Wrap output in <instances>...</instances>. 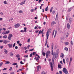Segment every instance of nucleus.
<instances>
[{
    "mask_svg": "<svg viewBox=\"0 0 74 74\" xmlns=\"http://www.w3.org/2000/svg\"><path fill=\"white\" fill-rule=\"evenodd\" d=\"M51 29H49L48 30V31L47 32L46 34V36H47V41L46 42V43L45 44V45H46L47 44V41H48V37H49V33H51Z\"/></svg>",
    "mask_w": 74,
    "mask_h": 74,
    "instance_id": "1",
    "label": "nucleus"
},
{
    "mask_svg": "<svg viewBox=\"0 0 74 74\" xmlns=\"http://www.w3.org/2000/svg\"><path fill=\"white\" fill-rule=\"evenodd\" d=\"M51 55V52L49 51H47L46 54V58H48V56Z\"/></svg>",
    "mask_w": 74,
    "mask_h": 74,
    "instance_id": "2",
    "label": "nucleus"
},
{
    "mask_svg": "<svg viewBox=\"0 0 74 74\" xmlns=\"http://www.w3.org/2000/svg\"><path fill=\"white\" fill-rule=\"evenodd\" d=\"M19 26H20V24L18 23H17L16 24L14 25V27L15 28H17Z\"/></svg>",
    "mask_w": 74,
    "mask_h": 74,
    "instance_id": "3",
    "label": "nucleus"
},
{
    "mask_svg": "<svg viewBox=\"0 0 74 74\" xmlns=\"http://www.w3.org/2000/svg\"><path fill=\"white\" fill-rule=\"evenodd\" d=\"M33 55H36V56H38V58H39V59H40V56H38V55L37 54H36V52H33Z\"/></svg>",
    "mask_w": 74,
    "mask_h": 74,
    "instance_id": "4",
    "label": "nucleus"
},
{
    "mask_svg": "<svg viewBox=\"0 0 74 74\" xmlns=\"http://www.w3.org/2000/svg\"><path fill=\"white\" fill-rule=\"evenodd\" d=\"M10 33L9 31H7L5 32H3L2 33L3 34H8Z\"/></svg>",
    "mask_w": 74,
    "mask_h": 74,
    "instance_id": "5",
    "label": "nucleus"
},
{
    "mask_svg": "<svg viewBox=\"0 0 74 74\" xmlns=\"http://www.w3.org/2000/svg\"><path fill=\"white\" fill-rule=\"evenodd\" d=\"M12 37V35L10 34H9V37H8V39L9 40H11V38Z\"/></svg>",
    "mask_w": 74,
    "mask_h": 74,
    "instance_id": "6",
    "label": "nucleus"
},
{
    "mask_svg": "<svg viewBox=\"0 0 74 74\" xmlns=\"http://www.w3.org/2000/svg\"><path fill=\"white\" fill-rule=\"evenodd\" d=\"M25 1H26L25 0L23 2H21L20 3V5H23V4H24L25 3Z\"/></svg>",
    "mask_w": 74,
    "mask_h": 74,
    "instance_id": "7",
    "label": "nucleus"
},
{
    "mask_svg": "<svg viewBox=\"0 0 74 74\" xmlns=\"http://www.w3.org/2000/svg\"><path fill=\"white\" fill-rule=\"evenodd\" d=\"M58 13H57L56 18V21H58Z\"/></svg>",
    "mask_w": 74,
    "mask_h": 74,
    "instance_id": "8",
    "label": "nucleus"
},
{
    "mask_svg": "<svg viewBox=\"0 0 74 74\" xmlns=\"http://www.w3.org/2000/svg\"><path fill=\"white\" fill-rule=\"evenodd\" d=\"M8 46L9 48H11L12 47V44H9L8 45Z\"/></svg>",
    "mask_w": 74,
    "mask_h": 74,
    "instance_id": "9",
    "label": "nucleus"
},
{
    "mask_svg": "<svg viewBox=\"0 0 74 74\" xmlns=\"http://www.w3.org/2000/svg\"><path fill=\"white\" fill-rule=\"evenodd\" d=\"M57 56H58V54H54L53 57L54 59H55L56 57H57Z\"/></svg>",
    "mask_w": 74,
    "mask_h": 74,
    "instance_id": "10",
    "label": "nucleus"
},
{
    "mask_svg": "<svg viewBox=\"0 0 74 74\" xmlns=\"http://www.w3.org/2000/svg\"><path fill=\"white\" fill-rule=\"evenodd\" d=\"M58 68H59V69H62V66H61V65L60 64H59L58 65Z\"/></svg>",
    "mask_w": 74,
    "mask_h": 74,
    "instance_id": "11",
    "label": "nucleus"
},
{
    "mask_svg": "<svg viewBox=\"0 0 74 74\" xmlns=\"http://www.w3.org/2000/svg\"><path fill=\"white\" fill-rule=\"evenodd\" d=\"M35 59H36V61H39V59H38V57L37 58V57H35V58H34Z\"/></svg>",
    "mask_w": 74,
    "mask_h": 74,
    "instance_id": "12",
    "label": "nucleus"
},
{
    "mask_svg": "<svg viewBox=\"0 0 74 74\" xmlns=\"http://www.w3.org/2000/svg\"><path fill=\"white\" fill-rule=\"evenodd\" d=\"M24 31H25V32H27V31L26 30V29H27V28H26V27H25L24 28Z\"/></svg>",
    "mask_w": 74,
    "mask_h": 74,
    "instance_id": "13",
    "label": "nucleus"
},
{
    "mask_svg": "<svg viewBox=\"0 0 74 74\" xmlns=\"http://www.w3.org/2000/svg\"><path fill=\"white\" fill-rule=\"evenodd\" d=\"M37 67V70H38H38H39V69H40H40H41V67H40V66L39 65Z\"/></svg>",
    "mask_w": 74,
    "mask_h": 74,
    "instance_id": "14",
    "label": "nucleus"
},
{
    "mask_svg": "<svg viewBox=\"0 0 74 74\" xmlns=\"http://www.w3.org/2000/svg\"><path fill=\"white\" fill-rule=\"evenodd\" d=\"M3 43H4V44H7L8 42V41L6 40H5L3 42Z\"/></svg>",
    "mask_w": 74,
    "mask_h": 74,
    "instance_id": "15",
    "label": "nucleus"
},
{
    "mask_svg": "<svg viewBox=\"0 0 74 74\" xmlns=\"http://www.w3.org/2000/svg\"><path fill=\"white\" fill-rule=\"evenodd\" d=\"M42 33H44V32H42L41 30H40L39 32V34H38V35H39L40 34H41V33L42 34Z\"/></svg>",
    "mask_w": 74,
    "mask_h": 74,
    "instance_id": "16",
    "label": "nucleus"
},
{
    "mask_svg": "<svg viewBox=\"0 0 74 74\" xmlns=\"http://www.w3.org/2000/svg\"><path fill=\"white\" fill-rule=\"evenodd\" d=\"M60 57L62 58L64 57V54H63V53H61V54L60 55Z\"/></svg>",
    "mask_w": 74,
    "mask_h": 74,
    "instance_id": "17",
    "label": "nucleus"
},
{
    "mask_svg": "<svg viewBox=\"0 0 74 74\" xmlns=\"http://www.w3.org/2000/svg\"><path fill=\"white\" fill-rule=\"evenodd\" d=\"M67 27L68 29H69V28H70V24L69 23L67 24Z\"/></svg>",
    "mask_w": 74,
    "mask_h": 74,
    "instance_id": "18",
    "label": "nucleus"
},
{
    "mask_svg": "<svg viewBox=\"0 0 74 74\" xmlns=\"http://www.w3.org/2000/svg\"><path fill=\"white\" fill-rule=\"evenodd\" d=\"M5 64H9V63H10V62H9V61H5Z\"/></svg>",
    "mask_w": 74,
    "mask_h": 74,
    "instance_id": "19",
    "label": "nucleus"
},
{
    "mask_svg": "<svg viewBox=\"0 0 74 74\" xmlns=\"http://www.w3.org/2000/svg\"><path fill=\"white\" fill-rule=\"evenodd\" d=\"M4 52H5L6 54H7V53L8 52V51H7V50H6L5 49L4 50Z\"/></svg>",
    "mask_w": 74,
    "mask_h": 74,
    "instance_id": "20",
    "label": "nucleus"
},
{
    "mask_svg": "<svg viewBox=\"0 0 74 74\" xmlns=\"http://www.w3.org/2000/svg\"><path fill=\"white\" fill-rule=\"evenodd\" d=\"M7 35H5L4 36H3V38H7Z\"/></svg>",
    "mask_w": 74,
    "mask_h": 74,
    "instance_id": "21",
    "label": "nucleus"
},
{
    "mask_svg": "<svg viewBox=\"0 0 74 74\" xmlns=\"http://www.w3.org/2000/svg\"><path fill=\"white\" fill-rule=\"evenodd\" d=\"M51 25H54V24H56V23L55 22H52L51 23Z\"/></svg>",
    "mask_w": 74,
    "mask_h": 74,
    "instance_id": "22",
    "label": "nucleus"
},
{
    "mask_svg": "<svg viewBox=\"0 0 74 74\" xmlns=\"http://www.w3.org/2000/svg\"><path fill=\"white\" fill-rule=\"evenodd\" d=\"M50 65L51 67L52 66V62H50Z\"/></svg>",
    "mask_w": 74,
    "mask_h": 74,
    "instance_id": "23",
    "label": "nucleus"
},
{
    "mask_svg": "<svg viewBox=\"0 0 74 74\" xmlns=\"http://www.w3.org/2000/svg\"><path fill=\"white\" fill-rule=\"evenodd\" d=\"M48 6H47L45 8V11H48Z\"/></svg>",
    "mask_w": 74,
    "mask_h": 74,
    "instance_id": "24",
    "label": "nucleus"
},
{
    "mask_svg": "<svg viewBox=\"0 0 74 74\" xmlns=\"http://www.w3.org/2000/svg\"><path fill=\"white\" fill-rule=\"evenodd\" d=\"M65 44L66 45H69V43L67 42H65Z\"/></svg>",
    "mask_w": 74,
    "mask_h": 74,
    "instance_id": "25",
    "label": "nucleus"
},
{
    "mask_svg": "<svg viewBox=\"0 0 74 74\" xmlns=\"http://www.w3.org/2000/svg\"><path fill=\"white\" fill-rule=\"evenodd\" d=\"M17 64V63H13L12 64V65H13V66H15V65H16Z\"/></svg>",
    "mask_w": 74,
    "mask_h": 74,
    "instance_id": "26",
    "label": "nucleus"
},
{
    "mask_svg": "<svg viewBox=\"0 0 74 74\" xmlns=\"http://www.w3.org/2000/svg\"><path fill=\"white\" fill-rule=\"evenodd\" d=\"M42 55H43V56H45V53H44V52H43L42 53Z\"/></svg>",
    "mask_w": 74,
    "mask_h": 74,
    "instance_id": "27",
    "label": "nucleus"
},
{
    "mask_svg": "<svg viewBox=\"0 0 74 74\" xmlns=\"http://www.w3.org/2000/svg\"><path fill=\"white\" fill-rule=\"evenodd\" d=\"M19 12L20 14H22V13H23V12L21 10H20L19 11Z\"/></svg>",
    "mask_w": 74,
    "mask_h": 74,
    "instance_id": "28",
    "label": "nucleus"
},
{
    "mask_svg": "<svg viewBox=\"0 0 74 74\" xmlns=\"http://www.w3.org/2000/svg\"><path fill=\"white\" fill-rule=\"evenodd\" d=\"M53 9V7L51 8L50 10V12H52V11Z\"/></svg>",
    "mask_w": 74,
    "mask_h": 74,
    "instance_id": "29",
    "label": "nucleus"
},
{
    "mask_svg": "<svg viewBox=\"0 0 74 74\" xmlns=\"http://www.w3.org/2000/svg\"><path fill=\"white\" fill-rule=\"evenodd\" d=\"M13 55H14V53H10V56H12Z\"/></svg>",
    "mask_w": 74,
    "mask_h": 74,
    "instance_id": "30",
    "label": "nucleus"
},
{
    "mask_svg": "<svg viewBox=\"0 0 74 74\" xmlns=\"http://www.w3.org/2000/svg\"><path fill=\"white\" fill-rule=\"evenodd\" d=\"M3 3L4 4H8V3H7V1H4L3 2Z\"/></svg>",
    "mask_w": 74,
    "mask_h": 74,
    "instance_id": "31",
    "label": "nucleus"
},
{
    "mask_svg": "<svg viewBox=\"0 0 74 74\" xmlns=\"http://www.w3.org/2000/svg\"><path fill=\"white\" fill-rule=\"evenodd\" d=\"M16 57H17V58H19V57H20V55L19 54L16 55Z\"/></svg>",
    "mask_w": 74,
    "mask_h": 74,
    "instance_id": "32",
    "label": "nucleus"
},
{
    "mask_svg": "<svg viewBox=\"0 0 74 74\" xmlns=\"http://www.w3.org/2000/svg\"><path fill=\"white\" fill-rule=\"evenodd\" d=\"M71 10V8H69L68 10V11L70 12Z\"/></svg>",
    "mask_w": 74,
    "mask_h": 74,
    "instance_id": "33",
    "label": "nucleus"
},
{
    "mask_svg": "<svg viewBox=\"0 0 74 74\" xmlns=\"http://www.w3.org/2000/svg\"><path fill=\"white\" fill-rule=\"evenodd\" d=\"M12 67H10V69H9V70H10V71H11V70H12Z\"/></svg>",
    "mask_w": 74,
    "mask_h": 74,
    "instance_id": "34",
    "label": "nucleus"
},
{
    "mask_svg": "<svg viewBox=\"0 0 74 74\" xmlns=\"http://www.w3.org/2000/svg\"><path fill=\"white\" fill-rule=\"evenodd\" d=\"M64 49L65 51H68V48H67V47H65L64 48Z\"/></svg>",
    "mask_w": 74,
    "mask_h": 74,
    "instance_id": "35",
    "label": "nucleus"
},
{
    "mask_svg": "<svg viewBox=\"0 0 74 74\" xmlns=\"http://www.w3.org/2000/svg\"><path fill=\"white\" fill-rule=\"evenodd\" d=\"M68 36H69V33L68 32L67 33L66 35V38L67 37H68Z\"/></svg>",
    "mask_w": 74,
    "mask_h": 74,
    "instance_id": "36",
    "label": "nucleus"
},
{
    "mask_svg": "<svg viewBox=\"0 0 74 74\" xmlns=\"http://www.w3.org/2000/svg\"><path fill=\"white\" fill-rule=\"evenodd\" d=\"M63 62H64V64H65V63H66L65 62V60H64V59H63Z\"/></svg>",
    "mask_w": 74,
    "mask_h": 74,
    "instance_id": "37",
    "label": "nucleus"
},
{
    "mask_svg": "<svg viewBox=\"0 0 74 74\" xmlns=\"http://www.w3.org/2000/svg\"><path fill=\"white\" fill-rule=\"evenodd\" d=\"M21 32H22V33H24L25 32L23 30H21L20 31Z\"/></svg>",
    "mask_w": 74,
    "mask_h": 74,
    "instance_id": "38",
    "label": "nucleus"
},
{
    "mask_svg": "<svg viewBox=\"0 0 74 74\" xmlns=\"http://www.w3.org/2000/svg\"><path fill=\"white\" fill-rule=\"evenodd\" d=\"M38 27V26L36 27V26L35 27H34V29H38V28H37Z\"/></svg>",
    "mask_w": 74,
    "mask_h": 74,
    "instance_id": "39",
    "label": "nucleus"
},
{
    "mask_svg": "<svg viewBox=\"0 0 74 74\" xmlns=\"http://www.w3.org/2000/svg\"><path fill=\"white\" fill-rule=\"evenodd\" d=\"M20 63L21 64H24V63H23V62L22 61L20 62Z\"/></svg>",
    "mask_w": 74,
    "mask_h": 74,
    "instance_id": "40",
    "label": "nucleus"
},
{
    "mask_svg": "<svg viewBox=\"0 0 74 74\" xmlns=\"http://www.w3.org/2000/svg\"><path fill=\"white\" fill-rule=\"evenodd\" d=\"M2 65H3V62H1L0 63V67H1Z\"/></svg>",
    "mask_w": 74,
    "mask_h": 74,
    "instance_id": "41",
    "label": "nucleus"
},
{
    "mask_svg": "<svg viewBox=\"0 0 74 74\" xmlns=\"http://www.w3.org/2000/svg\"><path fill=\"white\" fill-rule=\"evenodd\" d=\"M15 43H14L13 46V48H14V47H15Z\"/></svg>",
    "mask_w": 74,
    "mask_h": 74,
    "instance_id": "42",
    "label": "nucleus"
},
{
    "mask_svg": "<svg viewBox=\"0 0 74 74\" xmlns=\"http://www.w3.org/2000/svg\"><path fill=\"white\" fill-rule=\"evenodd\" d=\"M51 71H53V66H51Z\"/></svg>",
    "mask_w": 74,
    "mask_h": 74,
    "instance_id": "43",
    "label": "nucleus"
},
{
    "mask_svg": "<svg viewBox=\"0 0 74 74\" xmlns=\"http://www.w3.org/2000/svg\"><path fill=\"white\" fill-rule=\"evenodd\" d=\"M39 31V30H38L37 31L36 30L35 31V33H38V32Z\"/></svg>",
    "mask_w": 74,
    "mask_h": 74,
    "instance_id": "44",
    "label": "nucleus"
},
{
    "mask_svg": "<svg viewBox=\"0 0 74 74\" xmlns=\"http://www.w3.org/2000/svg\"><path fill=\"white\" fill-rule=\"evenodd\" d=\"M55 10H53L52 11V13L53 14H55Z\"/></svg>",
    "mask_w": 74,
    "mask_h": 74,
    "instance_id": "45",
    "label": "nucleus"
},
{
    "mask_svg": "<svg viewBox=\"0 0 74 74\" xmlns=\"http://www.w3.org/2000/svg\"><path fill=\"white\" fill-rule=\"evenodd\" d=\"M24 58H28V55H25L24 56Z\"/></svg>",
    "mask_w": 74,
    "mask_h": 74,
    "instance_id": "46",
    "label": "nucleus"
},
{
    "mask_svg": "<svg viewBox=\"0 0 74 74\" xmlns=\"http://www.w3.org/2000/svg\"><path fill=\"white\" fill-rule=\"evenodd\" d=\"M34 50V49H30L29 50V51H32Z\"/></svg>",
    "mask_w": 74,
    "mask_h": 74,
    "instance_id": "47",
    "label": "nucleus"
},
{
    "mask_svg": "<svg viewBox=\"0 0 74 74\" xmlns=\"http://www.w3.org/2000/svg\"><path fill=\"white\" fill-rule=\"evenodd\" d=\"M69 58H67L66 59V62H69Z\"/></svg>",
    "mask_w": 74,
    "mask_h": 74,
    "instance_id": "48",
    "label": "nucleus"
},
{
    "mask_svg": "<svg viewBox=\"0 0 74 74\" xmlns=\"http://www.w3.org/2000/svg\"><path fill=\"white\" fill-rule=\"evenodd\" d=\"M30 40V39H28L27 40V42H29Z\"/></svg>",
    "mask_w": 74,
    "mask_h": 74,
    "instance_id": "49",
    "label": "nucleus"
},
{
    "mask_svg": "<svg viewBox=\"0 0 74 74\" xmlns=\"http://www.w3.org/2000/svg\"><path fill=\"white\" fill-rule=\"evenodd\" d=\"M72 60H73V58H70V62H71L72 61Z\"/></svg>",
    "mask_w": 74,
    "mask_h": 74,
    "instance_id": "50",
    "label": "nucleus"
},
{
    "mask_svg": "<svg viewBox=\"0 0 74 74\" xmlns=\"http://www.w3.org/2000/svg\"><path fill=\"white\" fill-rule=\"evenodd\" d=\"M20 42V41L19 40H18L17 42V43L18 44H19V42Z\"/></svg>",
    "mask_w": 74,
    "mask_h": 74,
    "instance_id": "51",
    "label": "nucleus"
},
{
    "mask_svg": "<svg viewBox=\"0 0 74 74\" xmlns=\"http://www.w3.org/2000/svg\"><path fill=\"white\" fill-rule=\"evenodd\" d=\"M23 70V69H19V70L20 71H22V70Z\"/></svg>",
    "mask_w": 74,
    "mask_h": 74,
    "instance_id": "52",
    "label": "nucleus"
},
{
    "mask_svg": "<svg viewBox=\"0 0 74 74\" xmlns=\"http://www.w3.org/2000/svg\"><path fill=\"white\" fill-rule=\"evenodd\" d=\"M7 70V68H4V69H3L2 70H3V71H4V70Z\"/></svg>",
    "mask_w": 74,
    "mask_h": 74,
    "instance_id": "53",
    "label": "nucleus"
},
{
    "mask_svg": "<svg viewBox=\"0 0 74 74\" xmlns=\"http://www.w3.org/2000/svg\"><path fill=\"white\" fill-rule=\"evenodd\" d=\"M24 50H26V49H27V47H24Z\"/></svg>",
    "mask_w": 74,
    "mask_h": 74,
    "instance_id": "54",
    "label": "nucleus"
},
{
    "mask_svg": "<svg viewBox=\"0 0 74 74\" xmlns=\"http://www.w3.org/2000/svg\"><path fill=\"white\" fill-rule=\"evenodd\" d=\"M59 73H60V74H62V72L61 71H59Z\"/></svg>",
    "mask_w": 74,
    "mask_h": 74,
    "instance_id": "55",
    "label": "nucleus"
},
{
    "mask_svg": "<svg viewBox=\"0 0 74 74\" xmlns=\"http://www.w3.org/2000/svg\"><path fill=\"white\" fill-rule=\"evenodd\" d=\"M42 74H46V73L44 72H42Z\"/></svg>",
    "mask_w": 74,
    "mask_h": 74,
    "instance_id": "56",
    "label": "nucleus"
},
{
    "mask_svg": "<svg viewBox=\"0 0 74 74\" xmlns=\"http://www.w3.org/2000/svg\"><path fill=\"white\" fill-rule=\"evenodd\" d=\"M19 45L20 47H21L22 46V44L21 43L19 44Z\"/></svg>",
    "mask_w": 74,
    "mask_h": 74,
    "instance_id": "57",
    "label": "nucleus"
},
{
    "mask_svg": "<svg viewBox=\"0 0 74 74\" xmlns=\"http://www.w3.org/2000/svg\"><path fill=\"white\" fill-rule=\"evenodd\" d=\"M15 49H18V47L17 46H16L15 47Z\"/></svg>",
    "mask_w": 74,
    "mask_h": 74,
    "instance_id": "58",
    "label": "nucleus"
},
{
    "mask_svg": "<svg viewBox=\"0 0 74 74\" xmlns=\"http://www.w3.org/2000/svg\"><path fill=\"white\" fill-rule=\"evenodd\" d=\"M34 11V9H32L31 10V12H33V11Z\"/></svg>",
    "mask_w": 74,
    "mask_h": 74,
    "instance_id": "59",
    "label": "nucleus"
},
{
    "mask_svg": "<svg viewBox=\"0 0 74 74\" xmlns=\"http://www.w3.org/2000/svg\"><path fill=\"white\" fill-rule=\"evenodd\" d=\"M30 57H32V53H31L30 54Z\"/></svg>",
    "mask_w": 74,
    "mask_h": 74,
    "instance_id": "60",
    "label": "nucleus"
},
{
    "mask_svg": "<svg viewBox=\"0 0 74 74\" xmlns=\"http://www.w3.org/2000/svg\"><path fill=\"white\" fill-rule=\"evenodd\" d=\"M3 42V40H0V42Z\"/></svg>",
    "mask_w": 74,
    "mask_h": 74,
    "instance_id": "61",
    "label": "nucleus"
},
{
    "mask_svg": "<svg viewBox=\"0 0 74 74\" xmlns=\"http://www.w3.org/2000/svg\"><path fill=\"white\" fill-rule=\"evenodd\" d=\"M3 20V18H0V21H2Z\"/></svg>",
    "mask_w": 74,
    "mask_h": 74,
    "instance_id": "62",
    "label": "nucleus"
},
{
    "mask_svg": "<svg viewBox=\"0 0 74 74\" xmlns=\"http://www.w3.org/2000/svg\"><path fill=\"white\" fill-rule=\"evenodd\" d=\"M3 48V46H1V49H2V48Z\"/></svg>",
    "mask_w": 74,
    "mask_h": 74,
    "instance_id": "63",
    "label": "nucleus"
},
{
    "mask_svg": "<svg viewBox=\"0 0 74 74\" xmlns=\"http://www.w3.org/2000/svg\"><path fill=\"white\" fill-rule=\"evenodd\" d=\"M14 74V72H12L10 73V74Z\"/></svg>",
    "mask_w": 74,
    "mask_h": 74,
    "instance_id": "64",
    "label": "nucleus"
}]
</instances>
